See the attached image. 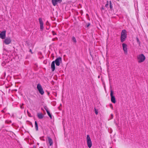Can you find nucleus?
<instances>
[{"mask_svg": "<svg viewBox=\"0 0 148 148\" xmlns=\"http://www.w3.org/2000/svg\"><path fill=\"white\" fill-rule=\"evenodd\" d=\"M127 31L125 29H123L122 31L121 36V42H123L125 40L127 37Z\"/></svg>", "mask_w": 148, "mask_h": 148, "instance_id": "f257e3e1", "label": "nucleus"}, {"mask_svg": "<svg viewBox=\"0 0 148 148\" xmlns=\"http://www.w3.org/2000/svg\"><path fill=\"white\" fill-rule=\"evenodd\" d=\"M138 62L139 63H141L143 62L145 60V56L143 54H141L137 57Z\"/></svg>", "mask_w": 148, "mask_h": 148, "instance_id": "f03ea898", "label": "nucleus"}, {"mask_svg": "<svg viewBox=\"0 0 148 148\" xmlns=\"http://www.w3.org/2000/svg\"><path fill=\"white\" fill-rule=\"evenodd\" d=\"M37 88L39 93L41 95H43L44 93V92L41 85L39 84H38L37 85Z\"/></svg>", "mask_w": 148, "mask_h": 148, "instance_id": "7ed1b4c3", "label": "nucleus"}, {"mask_svg": "<svg viewBox=\"0 0 148 148\" xmlns=\"http://www.w3.org/2000/svg\"><path fill=\"white\" fill-rule=\"evenodd\" d=\"M87 142L88 147L89 148H91L92 146V143L89 135H87Z\"/></svg>", "mask_w": 148, "mask_h": 148, "instance_id": "20e7f679", "label": "nucleus"}, {"mask_svg": "<svg viewBox=\"0 0 148 148\" xmlns=\"http://www.w3.org/2000/svg\"><path fill=\"white\" fill-rule=\"evenodd\" d=\"M111 100L113 103H115L116 102V99L115 97L113 95V92L111 90L110 91Z\"/></svg>", "mask_w": 148, "mask_h": 148, "instance_id": "39448f33", "label": "nucleus"}, {"mask_svg": "<svg viewBox=\"0 0 148 148\" xmlns=\"http://www.w3.org/2000/svg\"><path fill=\"white\" fill-rule=\"evenodd\" d=\"M55 63L56 66H59L60 65V63L62 61V58L59 57L56 58L55 61H54Z\"/></svg>", "mask_w": 148, "mask_h": 148, "instance_id": "423d86ee", "label": "nucleus"}, {"mask_svg": "<svg viewBox=\"0 0 148 148\" xmlns=\"http://www.w3.org/2000/svg\"><path fill=\"white\" fill-rule=\"evenodd\" d=\"M38 20L40 25V29L41 31H42L44 27L43 23L42 18H39Z\"/></svg>", "mask_w": 148, "mask_h": 148, "instance_id": "0eeeda50", "label": "nucleus"}, {"mask_svg": "<svg viewBox=\"0 0 148 148\" xmlns=\"http://www.w3.org/2000/svg\"><path fill=\"white\" fill-rule=\"evenodd\" d=\"M122 47L124 53L125 54H127V45L125 43H123L122 44Z\"/></svg>", "mask_w": 148, "mask_h": 148, "instance_id": "6e6552de", "label": "nucleus"}, {"mask_svg": "<svg viewBox=\"0 0 148 148\" xmlns=\"http://www.w3.org/2000/svg\"><path fill=\"white\" fill-rule=\"evenodd\" d=\"M62 0H52V2L53 5H56L58 3H60Z\"/></svg>", "mask_w": 148, "mask_h": 148, "instance_id": "1a4fd4ad", "label": "nucleus"}, {"mask_svg": "<svg viewBox=\"0 0 148 148\" xmlns=\"http://www.w3.org/2000/svg\"><path fill=\"white\" fill-rule=\"evenodd\" d=\"M11 42L10 38H7L4 40V42L6 45H8Z\"/></svg>", "mask_w": 148, "mask_h": 148, "instance_id": "9d476101", "label": "nucleus"}, {"mask_svg": "<svg viewBox=\"0 0 148 148\" xmlns=\"http://www.w3.org/2000/svg\"><path fill=\"white\" fill-rule=\"evenodd\" d=\"M6 31H3L0 33V38L2 39H4L5 37Z\"/></svg>", "mask_w": 148, "mask_h": 148, "instance_id": "9b49d317", "label": "nucleus"}, {"mask_svg": "<svg viewBox=\"0 0 148 148\" xmlns=\"http://www.w3.org/2000/svg\"><path fill=\"white\" fill-rule=\"evenodd\" d=\"M51 67L52 70V71H53L55 69V63L54 61H53L52 62L51 65Z\"/></svg>", "mask_w": 148, "mask_h": 148, "instance_id": "f8f14e48", "label": "nucleus"}, {"mask_svg": "<svg viewBox=\"0 0 148 148\" xmlns=\"http://www.w3.org/2000/svg\"><path fill=\"white\" fill-rule=\"evenodd\" d=\"M49 143V145L51 146L53 144V141L52 139L49 137H47Z\"/></svg>", "mask_w": 148, "mask_h": 148, "instance_id": "ddd939ff", "label": "nucleus"}, {"mask_svg": "<svg viewBox=\"0 0 148 148\" xmlns=\"http://www.w3.org/2000/svg\"><path fill=\"white\" fill-rule=\"evenodd\" d=\"M37 116L39 119H41L43 118L44 115L42 113H38Z\"/></svg>", "mask_w": 148, "mask_h": 148, "instance_id": "4468645a", "label": "nucleus"}, {"mask_svg": "<svg viewBox=\"0 0 148 148\" xmlns=\"http://www.w3.org/2000/svg\"><path fill=\"white\" fill-rule=\"evenodd\" d=\"M35 127L36 128V131H38V123H37V122L36 121H35Z\"/></svg>", "mask_w": 148, "mask_h": 148, "instance_id": "2eb2a0df", "label": "nucleus"}, {"mask_svg": "<svg viewBox=\"0 0 148 148\" xmlns=\"http://www.w3.org/2000/svg\"><path fill=\"white\" fill-rule=\"evenodd\" d=\"M72 41L75 43H76L77 42L76 39L75 37L74 36L72 37Z\"/></svg>", "mask_w": 148, "mask_h": 148, "instance_id": "dca6fc26", "label": "nucleus"}, {"mask_svg": "<svg viewBox=\"0 0 148 148\" xmlns=\"http://www.w3.org/2000/svg\"><path fill=\"white\" fill-rule=\"evenodd\" d=\"M47 114H48V116H49L50 117V118L51 119H52V116L51 114H50L49 111H47Z\"/></svg>", "mask_w": 148, "mask_h": 148, "instance_id": "f3484780", "label": "nucleus"}, {"mask_svg": "<svg viewBox=\"0 0 148 148\" xmlns=\"http://www.w3.org/2000/svg\"><path fill=\"white\" fill-rule=\"evenodd\" d=\"M110 7L111 10H112V9L113 7L112 5L111 1H110Z\"/></svg>", "mask_w": 148, "mask_h": 148, "instance_id": "a211bd4d", "label": "nucleus"}, {"mask_svg": "<svg viewBox=\"0 0 148 148\" xmlns=\"http://www.w3.org/2000/svg\"><path fill=\"white\" fill-rule=\"evenodd\" d=\"M136 40L137 42L140 45V42L138 38L137 37L136 38Z\"/></svg>", "mask_w": 148, "mask_h": 148, "instance_id": "6ab92c4d", "label": "nucleus"}, {"mask_svg": "<svg viewBox=\"0 0 148 148\" xmlns=\"http://www.w3.org/2000/svg\"><path fill=\"white\" fill-rule=\"evenodd\" d=\"M108 6H109V1H107V3L105 5V7L106 8H108Z\"/></svg>", "mask_w": 148, "mask_h": 148, "instance_id": "aec40b11", "label": "nucleus"}, {"mask_svg": "<svg viewBox=\"0 0 148 148\" xmlns=\"http://www.w3.org/2000/svg\"><path fill=\"white\" fill-rule=\"evenodd\" d=\"M95 113L96 114H98V112L97 110L95 108Z\"/></svg>", "mask_w": 148, "mask_h": 148, "instance_id": "412c9836", "label": "nucleus"}, {"mask_svg": "<svg viewBox=\"0 0 148 148\" xmlns=\"http://www.w3.org/2000/svg\"><path fill=\"white\" fill-rule=\"evenodd\" d=\"M27 114L29 116V117H31L32 116H31V115L30 113L29 112V111L28 110L27 111Z\"/></svg>", "mask_w": 148, "mask_h": 148, "instance_id": "4be33fe9", "label": "nucleus"}, {"mask_svg": "<svg viewBox=\"0 0 148 148\" xmlns=\"http://www.w3.org/2000/svg\"><path fill=\"white\" fill-rule=\"evenodd\" d=\"M6 64V63L5 61H3L2 63V65L4 66Z\"/></svg>", "mask_w": 148, "mask_h": 148, "instance_id": "5701e85b", "label": "nucleus"}, {"mask_svg": "<svg viewBox=\"0 0 148 148\" xmlns=\"http://www.w3.org/2000/svg\"><path fill=\"white\" fill-rule=\"evenodd\" d=\"M58 40V38L57 37L55 38H53L52 39V41H55L56 40Z\"/></svg>", "mask_w": 148, "mask_h": 148, "instance_id": "b1692460", "label": "nucleus"}, {"mask_svg": "<svg viewBox=\"0 0 148 148\" xmlns=\"http://www.w3.org/2000/svg\"><path fill=\"white\" fill-rule=\"evenodd\" d=\"M90 25V23H88L86 25V27H88Z\"/></svg>", "mask_w": 148, "mask_h": 148, "instance_id": "393cba45", "label": "nucleus"}, {"mask_svg": "<svg viewBox=\"0 0 148 148\" xmlns=\"http://www.w3.org/2000/svg\"><path fill=\"white\" fill-rule=\"evenodd\" d=\"M24 105V104L23 103L22 104V105H20V108L22 109H23L24 108V107L23 106Z\"/></svg>", "mask_w": 148, "mask_h": 148, "instance_id": "a878e982", "label": "nucleus"}, {"mask_svg": "<svg viewBox=\"0 0 148 148\" xmlns=\"http://www.w3.org/2000/svg\"><path fill=\"white\" fill-rule=\"evenodd\" d=\"M44 109L46 111H49V110L48 109V108H47V106H45L44 107Z\"/></svg>", "mask_w": 148, "mask_h": 148, "instance_id": "bb28decb", "label": "nucleus"}, {"mask_svg": "<svg viewBox=\"0 0 148 148\" xmlns=\"http://www.w3.org/2000/svg\"><path fill=\"white\" fill-rule=\"evenodd\" d=\"M52 34H53V35H56V33H55V32L54 31H52Z\"/></svg>", "mask_w": 148, "mask_h": 148, "instance_id": "cd10ccee", "label": "nucleus"}, {"mask_svg": "<svg viewBox=\"0 0 148 148\" xmlns=\"http://www.w3.org/2000/svg\"><path fill=\"white\" fill-rule=\"evenodd\" d=\"M49 22H48V21H47L46 22V25H49Z\"/></svg>", "mask_w": 148, "mask_h": 148, "instance_id": "c85d7f7f", "label": "nucleus"}, {"mask_svg": "<svg viewBox=\"0 0 148 148\" xmlns=\"http://www.w3.org/2000/svg\"><path fill=\"white\" fill-rule=\"evenodd\" d=\"M29 52H30L32 54H33V52L32 51L31 49H29Z\"/></svg>", "mask_w": 148, "mask_h": 148, "instance_id": "c756f323", "label": "nucleus"}, {"mask_svg": "<svg viewBox=\"0 0 148 148\" xmlns=\"http://www.w3.org/2000/svg\"><path fill=\"white\" fill-rule=\"evenodd\" d=\"M104 10V7H102L101 8V10Z\"/></svg>", "mask_w": 148, "mask_h": 148, "instance_id": "7c9ffc66", "label": "nucleus"}, {"mask_svg": "<svg viewBox=\"0 0 148 148\" xmlns=\"http://www.w3.org/2000/svg\"><path fill=\"white\" fill-rule=\"evenodd\" d=\"M111 117H112V119L113 118V115L112 114H111Z\"/></svg>", "mask_w": 148, "mask_h": 148, "instance_id": "2f4dec72", "label": "nucleus"}, {"mask_svg": "<svg viewBox=\"0 0 148 148\" xmlns=\"http://www.w3.org/2000/svg\"><path fill=\"white\" fill-rule=\"evenodd\" d=\"M2 112H4L3 110H2Z\"/></svg>", "mask_w": 148, "mask_h": 148, "instance_id": "473e14b6", "label": "nucleus"}, {"mask_svg": "<svg viewBox=\"0 0 148 148\" xmlns=\"http://www.w3.org/2000/svg\"><path fill=\"white\" fill-rule=\"evenodd\" d=\"M110 148H112V147H110Z\"/></svg>", "mask_w": 148, "mask_h": 148, "instance_id": "72a5a7b5", "label": "nucleus"}]
</instances>
